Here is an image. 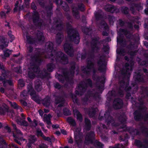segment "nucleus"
Here are the masks:
<instances>
[{"label": "nucleus", "mask_w": 148, "mask_h": 148, "mask_svg": "<svg viewBox=\"0 0 148 148\" xmlns=\"http://www.w3.org/2000/svg\"><path fill=\"white\" fill-rule=\"evenodd\" d=\"M53 44L52 42H48L46 43L45 48L49 51L50 55L48 57L46 56V57L49 58L53 60L55 59L56 61H60L62 64H67L68 60L66 56L61 52L57 53L55 50L53 49Z\"/></svg>", "instance_id": "f257e3e1"}, {"label": "nucleus", "mask_w": 148, "mask_h": 148, "mask_svg": "<svg viewBox=\"0 0 148 148\" xmlns=\"http://www.w3.org/2000/svg\"><path fill=\"white\" fill-rule=\"evenodd\" d=\"M69 38L73 41L75 44H78L79 42V38L78 33L71 27L68 31Z\"/></svg>", "instance_id": "f03ea898"}, {"label": "nucleus", "mask_w": 148, "mask_h": 148, "mask_svg": "<svg viewBox=\"0 0 148 148\" xmlns=\"http://www.w3.org/2000/svg\"><path fill=\"white\" fill-rule=\"evenodd\" d=\"M30 71H32L34 72V73L32 72H30L29 71L28 73V75L29 77L33 79L34 78L35 76L36 75L34 74L35 73L36 74H38L37 75L40 77L41 78H43L44 77L42 72L39 71V69L38 67L36 66H34L33 68L31 69H29Z\"/></svg>", "instance_id": "7ed1b4c3"}, {"label": "nucleus", "mask_w": 148, "mask_h": 148, "mask_svg": "<svg viewBox=\"0 0 148 148\" xmlns=\"http://www.w3.org/2000/svg\"><path fill=\"white\" fill-rule=\"evenodd\" d=\"M92 82L91 80L88 79L86 81V82H82L80 83L78 86V89L81 90L82 92L86 90V88L88 86H91Z\"/></svg>", "instance_id": "20e7f679"}, {"label": "nucleus", "mask_w": 148, "mask_h": 148, "mask_svg": "<svg viewBox=\"0 0 148 148\" xmlns=\"http://www.w3.org/2000/svg\"><path fill=\"white\" fill-rule=\"evenodd\" d=\"M28 93H27L25 90L22 92L21 94V96L23 97L27 96L29 93L30 95L32 97L33 99L34 100V96L35 95V92L33 89L32 85L30 84L27 87Z\"/></svg>", "instance_id": "39448f33"}, {"label": "nucleus", "mask_w": 148, "mask_h": 148, "mask_svg": "<svg viewBox=\"0 0 148 148\" xmlns=\"http://www.w3.org/2000/svg\"><path fill=\"white\" fill-rule=\"evenodd\" d=\"M64 47L66 52L70 56H72L73 54V51L72 48V45L66 41L64 44Z\"/></svg>", "instance_id": "423d86ee"}, {"label": "nucleus", "mask_w": 148, "mask_h": 148, "mask_svg": "<svg viewBox=\"0 0 148 148\" xmlns=\"http://www.w3.org/2000/svg\"><path fill=\"white\" fill-rule=\"evenodd\" d=\"M93 67V63L90 60L88 61L87 66L86 67L82 69L85 73L88 74V73L92 71H93V72H95Z\"/></svg>", "instance_id": "0eeeda50"}, {"label": "nucleus", "mask_w": 148, "mask_h": 148, "mask_svg": "<svg viewBox=\"0 0 148 148\" xmlns=\"http://www.w3.org/2000/svg\"><path fill=\"white\" fill-rule=\"evenodd\" d=\"M124 70L122 71V73L123 74L125 75V76L129 75H130L131 73L132 69V64L129 65L127 63H126L124 67Z\"/></svg>", "instance_id": "6e6552de"}, {"label": "nucleus", "mask_w": 148, "mask_h": 148, "mask_svg": "<svg viewBox=\"0 0 148 148\" xmlns=\"http://www.w3.org/2000/svg\"><path fill=\"white\" fill-rule=\"evenodd\" d=\"M94 136V133L92 132L87 134L85 138V143L86 144H88L93 143Z\"/></svg>", "instance_id": "1a4fd4ad"}, {"label": "nucleus", "mask_w": 148, "mask_h": 148, "mask_svg": "<svg viewBox=\"0 0 148 148\" xmlns=\"http://www.w3.org/2000/svg\"><path fill=\"white\" fill-rule=\"evenodd\" d=\"M78 9L80 10L81 11H83L84 10V6L83 4L79 5L77 9L76 8L73 7V11L74 15L76 18H78L79 16L78 14Z\"/></svg>", "instance_id": "9d476101"}, {"label": "nucleus", "mask_w": 148, "mask_h": 148, "mask_svg": "<svg viewBox=\"0 0 148 148\" xmlns=\"http://www.w3.org/2000/svg\"><path fill=\"white\" fill-rule=\"evenodd\" d=\"M119 31L120 32H119L118 33V36L117 38V41L119 42H121L123 41V40L122 38H121V32L123 33V34L125 35L127 37V35L128 34L130 35V33L129 32H128L126 30L123 29H120Z\"/></svg>", "instance_id": "9b49d317"}, {"label": "nucleus", "mask_w": 148, "mask_h": 148, "mask_svg": "<svg viewBox=\"0 0 148 148\" xmlns=\"http://www.w3.org/2000/svg\"><path fill=\"white\" fill-rule=\"evenodd\" d=\"M99 43L98 40L96 38L92 40L91 45V49L92 51H96L99 49Z\"/></svg>", "instance_id": "f8f14e48"}, {"label": "nucleus", "mask_w": 148, "mask_h": 148, "mask_svg": "<svg viewBox=\"0 0 148 148\" xmlns=\"http://www.w3.org/2000/svg\"><path fill=\"white\" fill-rule=\"evenodd\" d=\"M81 129L77 128L75 131H74L75 138L76 142L78 143L79 140L81 139L82 134L80 132Z\"/></svg>", "instance_id": "ddd939ff"}, {"label": "nucleus", "mask_w": 148, "mask_h": 148, "mask_svg": "<svg viewBox=\"0 0 148 148\" xmlns=\"http://www.w3.org/2000/svg\"><path fill=\"white\" fill-rule=\"evenodd\" d=\"M123 102L120 99H115L113 102V106L115 109H119L121 108L123 106Z\"/></svg>", "instance_id": "4468645a"}, {"label": "nucleus", "mask_w": 148, "mask_h": 148, "mask_svg": "<svg viewBox=\"0 0 148 148\" xmlns=\"http://www.w3.org/2000/svg\"><path fill=\"white\" fill-rule=\"evenodd\" d=\"M99 66L98 69L102 72L104 71L106 69V63L103 60H100L98 63Z\"/></svg>", "instance_id": "2eb2a0df"}, {"label": "nucleus", "mask_w": 148, "mask_h": 148, "mask_svg": "<svg viewBox=\"0 0 148 148\" xmlns=\"http://www.w3.org/2000/svg\"><path fill=\"white\" fill-rule=\"evenodd\" d=\"M0 81L3 82L4 86H5L8 84L12 85V82L11 80H7L5 79L4 76V74L3 73L1 76H0Z\"/></svg>", "instance_id": "dca6fc26"}, {"label": "nucleus", "mask_w": 148, "mask_h": 148, "mask_svg": "<svg viewBox=\"0 0 148 148\" xmlns=\"http://www.w3.org/2000/svg\"><path fill=\"white\" fill-rule=\"evenodd\" d=\"M26 38L27 43L26 44V46L27 47V49L30 52H31L32 51V48L31 46L29 45V44L32 43L33 40L30 37L28 36H26Z\"/></svg>", "instance_id": "f3484780"}, {"label": "nucleus", "mask_w": 148, "mask_h": 148, "mask_svg": "<svg viewBox=\"0 0 148 148\" xmlns=\"http://www.w3.org/2000/svg\"><path fill=\"white\" fill-rule=\"evenodd\" d=\"M33 17L34 18L33 20L34 23L35 25H39V15L38 12H34L33 13Z\"/></svg>", "instance_id": "a211bd4d"}, {"label": "nucleus", "mask_w": 148, "mask_h": 148, "mask_svg": "<svg viewBox=\"0 0 148 148\" xmlns=\"http://www.w3.org/2000/svg\"><path fill=\"white\" fill-rule=\"evenodd\" d=\"M105 8L106 11L111 12H113L116 11V8L112 5H107L105 6Z\"/></svg>", "instance_id": "6ab92c4d"}, {"label": "nucleus", "mask_w": 148, "mask_h": 148, "mask_svg": "<svg viewBox=\"0 0 148 148\" xmlns=\"http://www.w3.org/2000/svg\"><path fill=\"white\" fill-rule=\"evenodd\" d=\"M43 104L44 106L47 107H51L50 99L49 97H47L43 101Z\"/></svg>", "instance_id": "aec40b11"}, {"label": "nucleus", "mask_w": 148, "mask_h": 148, "mask_svg": "<svg viewBox=\"0 0 148 148\" xmlns=\"http://www.w3.org/2000/svg\"><path fill=\"white\" fill-rule=\"evenodd\" d=\"M51 117V115L50 114L44 115V121L46 122L48 125H51V123L50 121V118Z\"/></svg>", "instance_id": "412c9836"}, {"label": "nucleus", "mask_w": 148, "mask_h": 148, "mask_svg": "<svg viewBox=\"0 0 148 148\" xmlns=\"http://www.w3.org/2000/svg\"><path fill=\"white\" fill-rule=\"evenodd\" d=\"M74 114L75 116H76L78 120L81 121L82 120V118L81 114L76 109L74 110Z\"/></svg>", "instance_id": "4be33fe9"}, {"label": "nucleus", "mask_w": 148, "mask_h": 148, "mask_svg": "<svg viewBox=\"0 0 148 148\" xmlns=\"http://www.w3.org/2000/svg\"><path fill=\"white\" fill-rule=\"evenodd\" d=\"M141 72V71L139 72L137 74L136 73L134 76V77L139 81H142L143 78V77L140 74Z\"/></svg>", "instance_id": "5701e85b"}, {"label": "nucleus", "mask_w": 148, "mask_h": 148, "mask_svg": "<svg viewBox=\"0 0 148 148\" xmlns=\"http://www.w3.org/2000/svg\"><path fill=\"white\" fill-rule=\"evenodd\" d=\"M63 35L61 33H59L57 34L56 41L57 43L58 44H59L61 43L62 40V39L63 38Z\"/></svg>", "instance_id": "b1692460"}, {"label": "nucleus", "mask_w": 148, "mask_h": 148, "mask_svg": "<svg viewBox=\"0 0 148 148\" xmlns=\"http://www.w3.org/2000/svg\"><path fill=\"white\" fill-rule=\"evenodd\" d=\"M10 103L12 107L13 108L19 110L20 112H22L23 111V109L20 106H18L17 105L15 102H10Z\"/></svg>", "instance_id": "393cba45"}, {"label": "nucleus", "mask_w": 148, "mask_h": 148, "mask_svg": "<svg viewBox=\"0 0 148 148\" xmlns=\"http://www.w3.org/2000/svg\"><path fill=\"white\" fill-rule=\"evenodd\" d=\"M134 115L135 119L137 121L140 120L142 118V116L140 114L138 113V111H136L134 112Z\"/></svg>", "instance_id": "a878e982"}, {"label": "nucleus", "mask_w": 148, "mask_h": 148, "mask_svg": "<svg viewBox=\"0 0 148 148\" xmlns=\"http://www.w3.org/2000/svg\"><path fill=\"white\" fill-rule=\"evenodd\" d=\"M32 58L33 60H34L36 62L38 63H40L42 61V58L39 55L35 56Z\"/></svg>", "instance_id": "bb28decb"}, {"label": "nucleus", "mask_w": 148, "mask_h": 148, "mask_svg": "<svg viewBox=\"0 0 148 148\" xmlns=\"http://www.w3.org/2000/svg\"><path fill=\"white\" fill-rule=\"evenodd\" d=\"M41 82L38 81L37 83H36L35 84V89L38 91H40L42 89V86L40 85Z\"/></svg>", "instance_id": "cd10ccee"}, {"label": "nucleus", "mask_w": 148, "mask_h": 148, "mask_svg": "<svg viewBox=\"0 0 148 148\" xmlns=\"http://www.w3.org/2000/svg\"><path fill=\"white\" fill-rule=\"evenodd\" d=\"M101 28H103V29L106 31H108V27L107 24L105 22H102L101 24Z\"/></svg>", "instance_id": "c85d7f7f"}, {"label": "nucleus", "mask_w": 148, "mask_h": 148, "mask_svg": "<svg viewBox=\"0 0 148 148\" xmlns=\"http://www.w3.org/2000/svg\"><path fill=\"white\" fill-rule=\"evenodd\" d=\"M1 38H2V40H1V41L3 44L1 45L0 48L3 50L4 47H6L8 46V42H5V39L4 38H3V37H2Z\"/></svg>", "instance_id": "c756f323"}, {"label": "nucleus", "mask_w": 148, "mask_h": 148, "mask_svg": "<svg viewBox=\"0 0 148 148\" xmlns=\"http://www.w3.org/2000/svg\"><path fill=\"white\" fill-rule=\"evenodd\" d=\"M122 83L123 84V85L122 86L121 88H125V90L126 91H129L131 89L130 87H128V84H126L123 82H121V84H122Z\"/></svg>", "instance_id": "7c9ffc66"}, {"label": "nucleus", "mask_w": 148, "mask_h": 148, "mask_svg": "<svg viewBox=\"0 0 148 148\" xmlns=\"http://www.w3.org/2000/svg\"><path fill=\"white\" fill-rule=\"evenodd\" d=\"M85 122L86 127V129L88 130H89L90 127V121L87 118L85 119Z\"/></svg>", "instance_id": "2f4dec72"}, {"label": "nucleus", "mask_w": 148, "mask_h": 148, "mask_svg": "<svg viewBox=\"0 0 148 148\" xmlns=\"http://www.w3.org/2000/svg\"><path fill=\"white\" fill-rule=\"evenodd\" d=\"M67 121L69 124L72 126H74L75 124V122L74 119L71 117H69Z\"/></svg>", "instance_id": "473e14b6"}, {"label": "nucleus", "mask_w": 148, "mask_h": 148, "mask_svg": "<svg viewBox=\"0 0 148 148\" xmlns=\"http://www.w3.org/2000/svg\"><path fill=\"white\" fill-rule=\"evenodd\" d=\"M8 110L7 107H0V114H3L6 112H8Z\"/></svg>", "instance_id": "72a5a7b5"}, {"label": "nucleus", "mask_w": 148, "mask_h": 148, "mask_svg": "<svg viewBox=\"0 0 148 148\" xmlns=\"http://www.w3.org/2000/svg\"><path fill=\"white\" fill-rule=\"evenodd\" d=\"M116 52L117 54L120 55L124 56L125 55L124 53L125 52L124 50L122 49H117L116 50Z\"/></svg>", "instance_id": "f704fd0d"}, {"label": "nucleus", "mask_w": 148, "mask_h": 148, "mask_svg": "<svg viewBox=\"0 0 148 148\" xmlns=\"http://www.w3.org/2000/svg\"><path fill=\"white\" fill-rule=\"evenodd\" d=\"M12 52V50L6 49L5 51H4V56L5 57H8Z\"/></svg>", "instance_id": "c9c22d12"}, {"label": "nucleus", "mask_w": 148, "mask_h": 148, "mask_svg": "<svg viewBox=\"0 0 148 148\" xmlns=\"http://www.w3.org/2000/svg\"><path fill=\"white\" fill-rule=\"evenodd\" d=\"M54 65L52 64H48L47 65L48 71L49 72L52 71L53 69H54Z\"/></svg>", "instance_id": "e433bc0d"}, {"label": "nucleus", "mask_w": 148, "mask_h": 148, "mask_svg": "<svg viewBox=\"0 0 148 148\" xmlns=\"http://www.w3.org/2000/svg\"><path fill=\"white\" fill-rule=\"evenodd\" d=\"M94 145L99 148H102L103 147V145L102 144L97 141H95Z\"/></svg>", "instance_id": "4c0bfd02"}, {"label": "nucleus", "mask_w": 148, "mask_h": 148, "mask_svg": "<svg viewBox=\"0 0 148 148\" xmlns=\"http://www.w3.org/2000/svg\"><path fill=\"white\" fill-rule=\"evenodd\" d=\"M97 109H92L88 113L89 116L91 117H92L95 114V112L97 111Z\"/></svg>", "instance_id": "58836bf2"}, {"label": "nucleus", "mask_w": 148, "mask_h": 148, "mask_svg": "<svg viewBox=\"0 0 148 148\" xmlns=\"http://www.w3.org/2000/svg\"><path fill=\"white\" fill-rule=\"evenodd\" d=\"M29 140L30 144L34 143L36 140V138L34 136H31L29 137Z\"/></svg>", "instance_id": "ea45409f"}, {"label": "nucleus", "mask_w": 148, "mask_h": 148, "mask_svg": "<svg viewBox=\"0 0 148 148\" xmlns=\"http://www.w3.org/2000/svg\"><path fill=\"white\" fill-rule=\"evenodd\" d=\"M39 36H38V40L39 41H43L44 40V37L42 33L40 32Z\"/></svg>", "instance_id": "a19ab883"}, {"label": "nucleus", "mask_w": 148, "mask_h": 148, "mask_svg": "<svg viewBox=\"0 0 148 148\" xmlns=\"http://www.w3.org/2000/svg\"><path fill=\"white\" fill-rule=\"evenodd\" d=\"M24 83L23 80L21 79L18 81V85L19 87H22L24 86Z\"/></svg>", "instance_id": "79ce46f5"}, {"label": "nucleus", "mask_w": 148, "mask_h": 148, "mask_svg": "<svg viewBox=\"0 0 148 148\" xmlns=\"http://www.w3.org/2000/svg\"><path fill=\"white\" fill-rule=\"evenodd\" d=\"M122 11L125 14H127L128 12V9L126 7H123L122 8Z\"/></svg>", "instance_id": "37998d69"}, {"label": "nucleus", "mask_w": 148, "mask_h": 148, "mask_svg": "<svg viewBox=\"0 0 148 148\" xmlns=\"http://www.w3.org/2000/svg\"><path fill=\"white\" fill-rule=\"evenodd\" d=\"M64 114L65 115H68L71 114L69 110L67 109H65L63 110Z\"/></svg>", "instance_id": "c03bdc74"}, {"label": "nucleus", "mask_w": 148, "mask_h": 148, "mask_svg": "<svg viewBox=\"0 0 148 148\" xmlns=\"http://www.w3.org/2000/svg\"><path fill=\"white\" fill-rule=\"evenodd\" d=\"M8 34L10 38L11 39L10 42H12L13 40L14 39V37L13 35L12 34V32L11 31H9L8 32Z\"/></svg>", "instance_id": "a18cd8bd"}, {"label": "nucleus", "mask_w": 148, "mask_h": 148, "mask_svg": "<svg viewBox=\"0 0 148 148\" xmlns=\"http://www.w3.org/2000/svg\"><path fill=\"white\" fill-rule=\"evenodd\" d=\"M12 126H13L14 128V129L15 132L18 134H21V131L18 130L16 128V126L14 124L12 123Z\"/></svg>", "instance_id": "49530a36"}, {"label": "nucleus", "mask_w": 148, "mask_h": 148, "mask_svg": "<svg viewBox=\"0 0 148 148\" xmlns=\"http://www.w3.org/2000/svg\"><path fill=\"white\" fill-rule=\"evenodd\" d=\"M95 92L94 90L91 91H89L88 92V95L89 96H96V93L95 94L94 93Z\"/></svg>", "instance_id": "de8ad7c7"}, {"label": "nucleus", "mask_w": 148, "mask_h": 148, "mask_svg": "<svg viewBox=\"0 0 148 148\" xmlns=\"http://www.w3.org/2000/svg\"><path fill=\"white\" fill-rule=\"evenodd\" d=\"M134 8L139 10H142L143 8L140 5H135L134 6Z\"/></svg>", "instance_id": "09e8293b"}, {"label": "nucleus", "mask_w": 148, "mask_h": 148, "mask_svg": "<svg viewBox=\"0 0 148 148\" xmlns=\"http://www.w3.org/2000/svg\"><path fill=\"white\" fill-rule=\"evenodd\" d=\"M36 134L37 136H41L42 137V136H44L41 130H37Z\"/></svg>", "instance_id": "8fccbe9b"}, {"label": "nucleus", "mask_w": 148, "mask_h": 148, "mask_svg": "<svg viewBox=\"0 0 148 148\" xmlns=\"http://www.w3.org/2000/svg\"><path fill=\"white\" fill-rule=\"evenodd\" d=\"M95 16L97 20H99V18L101 17V16L99 13L96 12L95 13Z\"/></svg>", "instance_id": "3c124183"}, {"label": "nucleus", "mask_w": 148, "mask_h": 148, "mask_svg": "<svg viewBox=\"0 0 148 148\" xmlns=\"http://www.w3.org/2000/svg\"><path fill=\"white\" fill-rule=\"evenodd\" d=\"M109 49V46L107 45L106 46H104L103 47V51L105 52H106L107 53L108 52Z\"/></svg>", "instance_id": "603ef678"}, {"label": "nucleus", "mask_w": 148, "mask_h": 148, "mask_svg": "<svg viewBox=\"0 0 148 148\" xmlns=\"http://www.w3.org/2000/svg\"><path fill=\"white\" fill-rule=\"evenodd\" d=\"M5 13L3 11H2L0 12V16L2 18H4L5 16Z\"/></svg>", "instance_id": "864d4df0"}, {"label": "nucleus", "mask_w": 148, "mask_h": 148, "mask_svg": "<svg viewBox=\"0 0 148 148\" xmlns=\"http://www.w3.org/2000/svg\"><path fill=\"white\" fill-rule=\"evenodd\" d=\"M19 3V2L18 1H16V3L15 4V8L14 9V12H16L17 11L18 8V4Z\"/></svg>", "instance_id": "5fc2aeb1"}, {"label": "nucleus", "mask_w": 148, "mask_h": 148, "mask_svg": "<svg viewBox=\"0 0 148 148\" xmlns=\"http://www.w3.org/2000/svg\"><path fill=\"white\" fill-rule=\"evenodd\" d=\"M42 138L45 140L51 142L52 140L49 137H46L44 135L42 136Z\"/></svg>", "instance_id": "6e6d98bb"}, {"label": "nucleus", "mask_w": 148, "mask_h": 148, "mask_svg": "<svg viewBox=\"0 0 148 148\" xmlns=\"http://www.w3.org/2000/svg\"><path fill=\"white\" fill-rule=\"evenodd\" d=\"M54 86L56 88L58 89L60 88L61 87V86L58 83L55 84H54Z\"/></svg>", "instance_id": "4d7b16f0"}, {"label": "nucleus", "mask_w": 148, "mask_h": 148, "mask_svg": "<svg viewBox=\"0 0 148 148\" xmlns=\"http://www.w3.org/2000/svg\"><path fill=\"white\" fill-rule=\"evenodd\" d=\"M21 125L25 126H27L28 125V123L26 121H23L21 122Z\"/></svg>", "instance_id": "13d9d810"}, {"label": "nucleus", "mask_w": 148, "mask_h": 148, "mask_svg": "<svg viewBox=\"0 0 148 148\" xmlns=\"http://www.w3.org/2000/svg\"><path fill=\"white\" fill-rule=\"evenodd\" d=\"M4 8L5 9H7V11L6 12V13H8L9 12H10L11 10L8 5H5L4 6Z\"/></svg>", "instance_id": "bf43d9fd"}, {"label": "nucleus", "mask_w": 148, "mask_h": 148, "mask_svg": "<svg viewBox=\"0 0 148 148\" xmlns=\"http://www.w3.org/2000/svg\"><path fill=\"white\" fill-rule=\"evenodd\" d=\"M113 122V121L112 120H111L110 121H108V124H110V123H111L112 125V126H117L118 125L117 124L116 125L115 124L113 123H112Z\"/></svg>", "instance_id": "052dcab7"}, {"label": "nucleus", "mask_w": 148, "mask_h": 148, "mask_svg": "<svg viewBox=\"0 0 148 148\" xmlns=\"http://www.w3.org/2000/svg\"><path fill=\"white\" fill-rule=\"evenodd\" d=\"M137 52V51H135L134 52H130V51L128 52V53L132 56H134L135 54V53Z\"/></svg>", "instance_id": "680f3d73"}, {"label": "nucleus", "mask_w": 148, "mask_h": 148, "mask_svg": "<svg viewBox=\"0 0 148 148\" xmlns=\"http://www.w3.org/2000/svg\"><path fill=\"white\" fill-rule=\"evenodd\" d=\"M63 101H62V102H59V103L58 102H56V104H58V103H61V104H59L58 105V107H62V106H63Z\"/></svg>", "instance_id": "e2e57ef3"}, {"label": "nucleus", "mask_w": 148, "mask_h": 148, "mask_svg": "<svg viewBox=\"0 0 148 148\" xmlns=\"http://www.w3.org/2000/svg\"><path fill=\"white\" fill-rule=\"evenodd\" d=\"M58 23H59V24H58L57 25V28H58V27H62V23L61 22H59V21H58V22H57Z\"/></svg>", "instance_id": "0e129e2a"}, {"label": "nucleus", "mask_w": 148, "mask_h": 148, "mask_svg": "<svg viewBox=\"0 0 148 148\" xmlns=\"http://www.w3.org/2000/svg\"><path fill=\"white\" fill-rule=\"evenodd\" d=\"M31 7L34 10H35L36 8V6H35L34 3H32L31 5Z\"/></svg>", "instance_id": "69168bd1"}, {"label": "nucleus", "mask_w": 148, "mask_h": 148, "mask_svg": "<svg viewBox=\"0 0 148 148\" xmlns=\"http://www.w3.org/2000/svg\"><path fill=\"white\" fill-rule=\"evenodd\" d=\"M52 127L53 128H57L59 127V125L58 124L53 125H52Z\"/></svg>", "instance_id": "338daca9"}, {"label": "nucleus", "mask_w": 148, "mask_h": 148, "mask_svg": "<svg viewBox=\"0 0 148 148\" xmlns=\"http://www.w3.org/2000/svg\"><path fill=\"white\" fill-rule=\"evenodd\" d=\"M40 148H47V146L45 144H42L40 146Z\"/></svg>", "instance_id": "774afa93"}]
</instances>
